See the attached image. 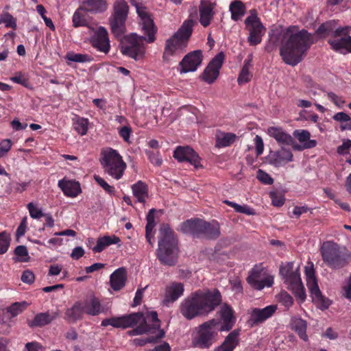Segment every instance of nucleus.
Instances as JSON below:
<instances>
[{"label":"nucleus","mask_w":351,"mask_h":351,"mask_svg":"<svg viewBox=\"0 0 351 351\" xmlns=\"http://www.w3.org/2000/svg\"><path fill=\"white\" fill-rule=\"evenodd\" d=\"M313 42V36L307 30L291 25L282 33L280 56L286 64L295 66L303 60Z\"/></svg>","instance_id":"nucleus-1"},{"label":"nucleus","mask_w":351,"mask_h":351,"mask_svg":"<svg viewBox=\"0 0 351 351\" xmlns=\"http://www.w3.org/2000/svg\"><path fill=\"white\" fill-rule=\"evenodd\" d=\"M136 12L140 18L142 30L145 34L147 35V38H145L136 34L128 36L121 45V51L123 55L135 60H141L145 58V55L144 41L145 40L148 43L154 42L156 28L145 7L136 5Z\"/></svg>","instance_id":"nucleus-2"},{"label":"nucleus","mask_w":351,"mask_h":351,"mask_svg":"<svg viewBox=\"0 0 351 351\" xmlns=\"http://www.w3.org/2000/svg\"><path fill=\"white\" fill-rule=\"evenodd\" d=\"M221 301V294L217 290L197 291L184 300L181 304L180 311L184 317L191 319L213 311Z\"/></svg>","instance_id":"nucleus-3"},{"label":"nucleus","mask_w":351,"mask_h":351,"mask_svg":"<svg viewBox=\"0 0 351 351\" xmlns=\"http://www.w3.org/2000/svg\"><path fill=\"white\" fill-rule=\"evenodd\" d=\"M147 321L153 322L152 326L154 328H158L160 326V321L158 319V314L156 311L147 313L146 317L141 313H134L120 317L105 319L102 320L101 326H112L114 328H127L139 324L138 327L128 332L130 336H134L140 335L149 331V328L147 325Z\"/></svg>","instance_id":"nucleus-4"},{"label":"nucleus","mask_w":351,"mask_h":351,"mask_svg":"<svg viewBox=\"0 0 351 351\" xmlns=\"http://www.w3.org/2000/svg\"><path fill=\"white\" fill-rule=\"evenodd\" d=\"M319 252L324 263L331 269L343 268L351 260L349 250L333 241H324L320 245Z\"/></svg>","instance_id":"nucleus-5"},{"label":"nucleus","mask_w":351,"mask_h":351,"mask_svg":"<svg viewBox=\"0 0 351 351\" xmlns=\"http://www.w3.org/2000/svg\"><path fill=\"white\" fill-rule=\"evenodd\" d=\"M156 255L159 261L164 265H173L176 262L177 241L173 232L167 224L160 226Z\"/></svg>","instance_id":"nucleus-6"},{"label":"nucleus","mask_w":351,"mask_h":351,"mask_svg":"<svg viewBox=\"0 0 351 351\" xmlns=\"http://www.w3.org/2000/svg\"><path fill=\"white\" fill-rule=\"evenodd\" d=\"M99 162L104 172L117 180L123 177L127 168L126 162L119 152L109 147L101 149Z\"/></svg>","instance_id":"nucleus-7"},{"label":"nucleus","mask_w":351,"mask_h":351,"mask_svg":"<svg viewBox=\"0 0 351 351\" xmlns=\"http://www.w3.org/2000/svg\"><path fill=\"white\" fill-rule=\"evenodd\" d=\"M193 25L192 19L186 20L178 32L167 40L163 53L164 60H169L171 56L180 53L186 47L187 40L192 34Z\"/></svg>","instance_id":"nucleus-8"},{"label":"nucleus","mask_w":351,"mask_h":351,"mask_svg":"<svg viewBox=\"0 0 351 351\" xmlns=\"http://www.w3.org/2000/svg\"><path fill=\"white\" fill-rule=\"evenodd\" d=\"M300 267L293 268V262L283 263L280 267V274L287 288L301 301L306 298V293L299 272Z\"/></svg>","instance_id":"nucleus-9"},{"label":"nucleus","mask_w":351,"mask_h":351,"mask_svg":"<svg viewBox=\"0 0 351 351\" xmlns=\"http://www.w3.org/2000/svg\"><path fill=\"white\" fill-rule=\"evenodd\" d=\"M219 330L216 320L204 322L197 328V335L194 338L195 345L202 348H208L214 343Z\"/></svg>","instance_id":"nucleus-10"},{"label":"nucleus","mask_w":351,"mask_h":351,"mask_svg":"<svg viewBox=\"0 0 351 351\" xmlns=\"http://www.w3.org/2000/svg\"><path fill=\"white\" fill-rule=\"evenodd\" d=\"M129 6L124 0H117L113 4V13L110 18L112 32L120 36L125 32V23L128 17Z\"/></svg>","instance_id":"nucleus-11"},{"label":"nucleus","mask_w":351,"mask_h":351,"mask_svg":"<svg viewBox=\"0 0 351 351\" xmlns=\"http://www.w3.org/2000/svg\"><path fill=\"white\" fill-rule=\"evenodd\" d=\"M246 29L249 32L247 41L252 46L261 43L266 29L261 22L256 10L250 11V16L245 20Z\"/></svg>","instance_id":"nucleus-12"},{"label":"nucleus","mask_w":351,"mask_h":351,"mask_svg":"<svg viewBox=\"0 0 351 351\" xmlns=\"http://www.w3.org/2000/svg\"><path fill=\"white\" fill-rule=\"evenodd\" d=\"M350 31L351 27L348 25L338 27L334 31L332 38L328 40L334 51L342 54L351 53Z\"/></svg>","instance_id":"nucleus-13"},{"label":"nucleus","mask_w":351,"mask_h":351,"mask_svg":"<svg viewBox=\"0 0 351 351\" xmlns=\"http://www.w3.org/2000/svg\"><path fill=\"white\" fill-rule=\"evenodd\" d=\"M247 282L254 289L261 290L270 287L274 284V276L263 269L256 267L252 269L247 278Z\"/></svg>","instance_id":"nucleus-14"},{"label":"nucleus","mask_w":351,"mask_h":351,"mask_svg":"<svg viewBox=\"0 0 351 351\" xmlns=\"http://www.w3.org/2000/svg\"><path fill=\"white\" fill-rule=\"evenodd\" d=\"M91 45L97 51L108 53L110 49V39L106 29L100 26L93 29V34L90 38Z\"/></svg>","instance_id":"nucleus-15"},{"label":"nucleus","mask_w":351,"mask_h":351,"mask_svg":"<svg viewBox=\"0 0 351 351\" xmlns=\"http://www.w3.org/2000/svg\"><path fill=\"white\" fill-rule=\"evenodd\" d=\"M224 60V54L221 52L217 54L205 69L202 78L208 84H212L217 78Z\"/></svg>","instance_id":"nucleus-16"},{"label":"nucleus","mask_w":351,"mask_h":351,"mask_svg":"<svg viewBox=\"0 0 351 351\" xmlns=\"http://www.w3.org/2000/svg\"><path fill=\"white\" fill-rule=\"evenodd\" d=\"M277 310V305L271 304L265 308H254L250 313L249 324L253 326L263 323L271 317Z\"/></svg>","instance_id":"nucleus-17"},{"label":"nucleus","mask_w":351,"mask_h":351,"mask_svg":"<svg viewBox=\"0 0 351 351\" xmlns=\"http://www.w3.org/2000/svg\"><path fill=\"white\" fill-rule=\"evenodd\" d=\"M216 3L212 0H200L199 5V23L204 27H208L215 14Z\"/></svg>","instance_id":"nucleus-18"},{"label":"nucleus","mask_w":351,"mask_h":351,"mask_svg":"<svg viewBox=\"0 0 351 351\" xmlns=\"http://www.w3.org/2000/svg\"><path fill=\"white\" fill-rule=\"evenodd\" d=\"M173 157L179 162H189L196 169L201 166L200 158L197 153L189 147H178L174 151Z\"/></svg>","instance_id":"nucleus-19"},{"label":"nucleus","mask_w":351,"mask_h":351,"mask_svg":"<svg viewBox=\"0 0 351 351\" xmlns=\"http://www.w3.org/2000/svg\"><path fill=\"white\" fill-rule=\"evenodd\" d=\"M293 157L290 149L282 147L277 151L270 152L267 156V160L270 165L278 167L293 161Z\"/></svg>","instance_id":"nucleus-20"},{"label":"nucleus","mask_w":351,"mask_h":351,"mask_svg":"<svg viewBox=\"0 0 351 351\" xmlns=\"http://www.w3.org/2000/svg\"><path fill=\"white\" fill-rule=\"evenodd\" d=\"M202 61V51L199 50L194 51L189 53L180 63V72L188 73L193 72L197 70V67L201 64Z\"/></svg>","instance_id":"nucleus-21"},{"label":"nucleus","mask_w":351,"mask_h":351,"mask_svg":"<svg viewBox=\"0 0 351 351\" xmlns=\"http://www.w3.org/2000/svg\"><path fill=\"white\" fill-rule=\"evenodd\" d=\"M293 136L298 139L301 145H293L295 150L301 151L306 149H311L316 147L317 143L315 140L311 139V133L306 130H296L293 132Z\"/></svg>","instance_id":"nucleus-22"},{"label":"nucleus","mask_w":351,"mask_h":351,"mask_svg":"<svg viewBox=\"0 0 351 351\" xmlns=\"http://www.w3.org/2000/svg\"><path fill=\"white\" fill-rule=\"evenodd\" d=\"M184 292V286L180 282H172L167 285L165 289V298L163 303L169 304L177 300L182 295Z\"/></svg>","instance_id":"nucleus-23"},{"label":"nucleus","mask_w":351,"mask_h":351,"mask_svg":"<svg viewBox=\"0 0 351 351\" xmlns=\"http://www.w3.org/2000/svg\"><path fill=\"white\" fill-rule=\"evenodd\" d=\"M219 314L223 321V325L220 330H230L233 327L236 321L232 308L227 304H223L220 308Z\"/></svg>","instance_id":"nucleus-24"},{"label":"nucleus","mask_w":351,"mask_h":351,"mask_svg":"<svg viewBox=\"0 0 351 351\" xmlns=\"http://www.w3.org/2000/svg\"><path fill=\"white\" fill-rule=\"evenodd\" d=\"M81 9L86 12L98 14L105 12L108 8L106 0H84L81 4Z\"/></svg>","instance_id":"nucleus-25"},{"label":"nucleus","mask_w":351,"mask_h":351,"mask_svg":"<svg viewBox=\"0 0 351 351\" xmlns=\"http://www.w3.org/2000/svg\"><path fill=\"white\" fill-rule=\"evenodd\" d=\"M267 133L282 145H293V137L280 128L270 127L267 129Z\"/></svg>","instance_id":"nucleus-26"},{"label":"nucleus","mask_w":351,"mask_h":351,"mask_svg":"<svg viewBox=\"0 0 351 351\" xmlns=\"http://www.w3.org/2000/svg\"><path fill=\"white\" fill-rule=\"evenodd\" d=\"M126 280V269L124 267L118 268L110 275V287L114 291H119L125 286Z\"/></svg>","instance_id":"nucleus-27"},{"label":"nucleus","mask_w":351,"mask_h":351,"mask_svg":"<svg viewBox=\"0 0 351 351\" xmlns=\"http://www.w3.org/2000/svg\"><path fill=\"white\" fill-rule=\"evenodd\" d=\"M58 186L68 197H75L81 193L80 185L78 182L69 180H61L58 181Z\"/></svg>","instance_id":"nucleus-28"},{"label":"nucleus","mask_w":351,"mask_h":351,"mask_svg":"<svg viewBox=\"0 0 351 351\" xmlns=\"http://www.w3.org/2000/svg\"><path fill=\"white\" fill-rule=\"evenodd\" d=\"M59 315L58 312H45L37 314L32 320L28 322L29 326L41 327L49 324L53 320L56 319Z\"/></svg>","instance_id":"nucleus-29"},{"label":"nucleus","mask_w":351,"mask_h":351,"mask_svg":"<svg viewBox=\"0 0 351 351\" xmlns=\"http://www.w3.org/2000/svg\"><path fill=\"white\" fill-rule=\"evenodd\" d=\"M240 332L239 330L232 331L226 337L222 344L217 347L214 351H233L239 344V337Z\"/></svg>","instance_id":"nucleus-30"},{"label":"nucleus","mask_w":351,"mask_h":351,"mask_svg":"<svg viewBox=\"0 0 351 351\" xmlns=\"http://www.w3.org/2000/svg\"><path fill=\"white\" fill-rule=\"evenodd\" d=\"M134 197L140 203L144 204L149 197L148 186L139 180L131 186Z\"/></svg>","instance_id":"nucleus-31"},{"label":"nucleus","mask_w":351,"mask_h":351,"mask_svg":"<svg viewBox=\"0 0 351 351\" xmlns=\"http://www.w3.org/2000/svg\"><path fill=\"white\" fill-rule=\"evenodd\" d=\"M203 221L189 219L182 223L180 230L185 234H197L202 232Z\"/></svg>","instance_id":"nucleus-32"},{"label":"nucleus","mask_w":351,"mask_h":351,"mask_svg":"<svg viewBox=\"0 0 351 351\" xmlns=\"http://www.w3.org/2000/svg\"><path fill=\"white\" fill-rule=\"evenodd\" d=\"M229 10L231 13V19L234 21L240 20L246 12L245 4L239 0L231 2L229 6Z\"/></svg>","instance_id":"nucleus-33"},{"label":"nucleus","mask_w":351,"mask_h":351,"mask_svg":"<svg viewBox=\"0 0 351 351\" xmlns=\"http://www.w3.org/2000/svg\"><path fill=\"white\" fill-rule=\"evenodd\" d=\"M236 138L237 136L233 133L219 132L216 134L215 146L218 148L230 146Z\"/></svg>","instance_id":"nucleus-34"},{"label":"nucleus","mask_w":351,"mask_h":351,"mask_svg":"<svg viewBox=\"0 0 351 351\" xmlns=\"http://www.w3.org/2000/svg\"><path fill=\"white\" fill-rule=\"evenodd\" d=\"M85 313L90 315H97L101 313V304L95 297H91L82 303Z\"/></svg>","instance_id":"nucleus-35"},{"label":"nucleus","mask_w":351,"mask_h":351,"mask_svg":"<svg viewBox=\"0 0 351 351\" xmlns=\"http://www.w3.org/2000/svg\"><path fill=\"white\" fill-rule=\"evenodd\" d=\"M84 313L83 304L82 302H76L71 308L66 310L65 315L69 322H75L81 319Z\"/></svg>","instance_id":"nucleus-36"},{"label":"nucleus","mask_w":351,"mask_h":351,"mask_svg":"<svg viewBox=\"0 0 351 351\" xmlns=\"http://www.w3.org/2000/svg\"><path fill=\"white\" fill-rule=\"evenodd\" d=\"M119 241V238L116 236L100 237L97 239L96 245L93 247V251L94 252H101L111 244H116Z\"/></svg>","instance_id":"nucleus-37"},{"label":"nucleus","mask_w":351,"mask_h":351,"mask_svg":"<svg viewBox=\"0 0 351 351\" xmlns=\"http://www.w3.org/2000/svg\"><path fill=\"white\" fill-rule=\"evenodd\" d=\"M291 327L292 330L298 334L301 339L304 341L307 340V335L306 333L307 326L306 322L304 320L300 318L294 317L291 319Z\"/></svg>","instance_id":"nucleus-38"},{"label":"nucleus","mask_w":351,"mask_h":351,"mask_svg":"<svg viewBox=\"0 0 351 351\" xmlns=\"http://www.w3.org/2000/svg\"><path fill=\"white\" fill-rule=\"evenodd\" d=\"M154 209H151L147 215V225L145 227V237L147 242L153 246L154 245V234L152 233L153 229L155 226L154 223Z\"/></svg>","instance_id":"nucleus-39"},{"label":"nucleus","mask_w":351,"mask_h":351,"mask_svg":"<svg viewBox=\"0 0 351 351\" xmlns=\"http://www.w3.org/2000/svg\"><path fill=\"white\" fill-rule=\"evenodd\" d=\"M202 233H204L207 237L210 239H215L218 237L220 234L219 223L217 222L210 223L204 221Z\"/></svg>","instance_id":"nucleus-40"},{"label":"nucleus","mask_w":351,"mask_h":351,"mask_svg":"<svg viewBox=\"0 0 351 351\" xmlns=\"http://www.w3.org/2000/svg\"><path fill=\"white\" fill-rule=\"evenodd\" d=\"M29 304L25 301L14 302L9 306L6 308V311L12 317H14L22 313L29 306Z\"/></svg>","instance_id":"nucleus-41"},{"label":"nucleus","mask_w":351,"mask_h":351,"mask_svg":"<svg viewBox=\"0 0 351 351\" xmlns=\"http://www.w3.org/2000/svg\"><path fill=\"white\" fill-rule=\"evenodd\" d=\"M306 285L309 289L313 300L317 303H322L324 302V298L319 290L317 281L311 280L310 282L306 283Z\"/></svg>","instance_id":"nucleus-42"},{"label":"nucleus","mask_w":351,"mask_h":351,"mask_svg":"<svg viewBox=\"0 0 351 351\" xmlns=\"http://www.w3.org/2000/svg\"><path fill=\"white\" fill-rule=\"evenodd\" d=\"M84 12V9H81V5L75 11L73 17L72 23L74 27H84L87 25L86 19Z\"/></svg>","instance_id":"nucleus-43"},{"label":"nucleus","mask_w":351,"mask_h":351,"mask_svg":"<svg viewBox=\"0 0 351 351\" xmlns=\"http://www.w3.org/2000/svg\"><path fill=\"white\" fill-rule=\"evenodd\" d=\"M88 120L82 117H76L73 119L74 130L80 135H85L88 132Z\"/></svg>","instance_id":"nucleus-44"},{"label":"nucleus","mask_w":351,"mask_h":351,"mask_svg":"<svg viewBox=\"0 0 351 351\" xmlns=\"http://www.w3.org/2000/svg\"><path fill=\"white\" fill-rule=\"evenodd\" d=\"M65 59L67 61L84 63L92 61L93 58L88 54L75 53L73 52L67 53Z\"/></svg>","instance_id":"nucleus-45"},{"label":"nucleus","mask_w":351,"mask_h":351,"mask_svg":"<svg viewBox=\"0 0 351 351\" xmlns=\"http://www.w3.org/2000/svg\"><path fill=\"white\" fill-rule=\"evenodd\" d=\"M226 204L230 206L233 208L234 210L239 213H244L248 215H252L254 214V209L251 208L250 206L247 205H240L233 202H230L229 200H225L223 202Z\"/></svg>","instance_id":"nucleus-46"},{"label":"nucleus","mask_w":351,"mask_h":351,"mask_svg":"<svg viewBox=\"0 0 351 351\" xmlns=\"http://www.w3.org/2000/svg\"><path fill=\"white\" fill-rule=\"evenodd\" d=\"M11 241L10 234L6 231L0 232V254H5L10 246Z\"/></svg>","instance_id":"nucleus-47"},{"label":"nucleus","mask_w":351,"mask_h":351,"mask_svg":"<svg viewBox=\"0 0 351 351\" xmlns=\"http://www.w3.org/2000/svg\"><path fill=\"white\" fill-rule=\"evenodd\" d=\"M164 332L160 330L159 334L156 337H150L147 338H136L133 340V343L136 346H143L148 343L155 342L156 340L161 339L164 336Z\"/></svg>","instance_id":"nucleus-48"},{"label":"nucleus","mask_w":351,"mask_h":351,"mask_svg":"<svg viewBox=\"0 0 351 351\" xmlns=\"http://www.w3.org/2000/svg\"><path fill=\"white\" fill-rule=\"evenodd\" d=\"M15 255L18 257V261L20 262H28L29 261V256L27 249L24 245H19L15 248Z\"/></svg>","instance_id":"nucleus-49"},{"label":"nucleus","mask_w":351,"mask_h":351,"mask_svg":"<svg viewBox=\"0 0 351 351\" xmlns=\"http://www.w3.org/2000/svg\"><path fill=\"white\" fill-rule=\"evenodd\" d=\"M335 27L334 21H328L322 24L317 29V33L321 36H324L332 32L333 34V29Z\"/></svg>","instance_id":"nucleus-50"},{"label":"nucleus","mask_w":351,"mask_h":351,"mask_svg":"<svg viewBox=\"0 0 351 351\" xmlns=\"http://www.w3.org/2000/svg\"><path fill=\"white\" fill-rule=\"evenodd\" d=\"M27 207L30 217L33 219H38L45 215V213H43L42 209L38 208L37 205L32 202L29 203Z\"/></svg>","instance_id":"nucleus-51"},{"label":"nucleus","mask_w":351,"mask_h":351,"mask_svg":"<svg viewBox=\"0 0 351 351\" xmlns=\"http://www.w3.org/2000/svg\"><path fill=\"white\" fill-rule=\"evenodd\" d=\"M94 180L95 182L103 188L104 190H105L107 193L110 194H114L115 192L114 187L112 186L109 185L106 180L100 177L99 176L95 175L93 176Z\"/></svg>","instance_id":"nucleus-52"},{"label":"nucleus","mask_w":351,"mask_h":351,"mask_svg":"<svg viewBox=\"0 0 351 351\" xmlns=\"http://www.w3.org/2000/svg\"><path fill=\"white\" fill-rule=\"evenodd\" d=\"M278 301L287 308L292 306L293 300L292 297L286 291H281L278 295Z\"/></svg>","instance_id":"nucleus-53"},{"label":"nucleus","mask_w":351,"mask_h":351,"mask_svg":"<svg viewBox=\"0 0 351 351\" xmlns=\"http://www.w3.org/2000/svg\"><path fill=\"white\" fill-rule=\"evenodd\" d=\"M252 74L250 72V69L247 66H243L239 75L237 79V82L239 84L247 83L250 80Z\"/></svg>","instance_id":"nucleus-54"},{"label":"nucleus","mask_w":351,"mask_h":351,"mask_svg":"<svg viewBox=\"0 0 351 351\" xmlns=\"http://www.w3.org/2000/svg\"><path fill=\"white\" fill-rule=\"evenodd\" d=\"M304 273L306 276V283L310 282V281L317 280L315 276V269L313 267V263L312 262H308L307 265L304 267Z\"/></svg>","instance_id":"nucleus-55"},{"label":"nucleus","mask_w":351,"mask_h":351,"mask_svg":"<svg viewBox=\"0 0 351 351\" xmlns=\"http://www.w3.org/2000/svg\"><path fill=\"white\" fill-rule=\"evenodd\" d=\"M351 148V140L345 138L342 140V144L337 147V152L339 155H346L349 154L350 149Z\"/></svg>","instance_id":"nucleus-56"},{"label":"nucleus","mask_w":351,"mask_h":351,"mask_svg":"<svg viewBox=\"0 0 351 351\" xmlns=\"http://www.w3.org/2000/svg\"><path fill=\"white\" fill-rule=\"evenodd\" d=\"M12 145V141L6 138L0 141V158L6 156Z\"/></svg>","instance_id":"nucleus-57"},{"label":"nucleus","mask_w":351,"mask_h":351,"mask_svg":"<svg viewBox=\"0 0 351 351\" xmlns=\"http://www.w3.org/2000/svg\"><path fill=\"white\" fill-rule=\"evenodd\" d=\"M146 154L149 160V161L155 166H160L162 163V160L160 156V154L157 152H154L152 151H146Z\"/></svg>","instance_id":"nucleus-58"},{"label":"nucleus","mask_w":351,"mask_h":351,"mask_svg":"<svg viewBox=\"0 0 351 351\" xmlns=\"http://www.w3.org/2000/svg\"><path fill=\"white\" fill-rule=\"evenodd\" d=\"M5 23V27L15 29L16 27V21L10 14H6L0 17V24Z\"/></svg>","instance_id":"nucleus-59"},{"label":"nucleus","mask_w":351,"mask_h":351,"mask_svg":"<svg viewBox=\"0 0 351 351\" xmlns=\"http://www.w3.org/2000/svg\"><path fill=\"white\" fill-rule=\"evenodd\" d=\"M256 177L260 182L265 184H271L274 182L271 177L261 169L258 171Z\"/></svg>","instance_id":"nucleus-60"},{"label":"nucleus","mask_w":351,"mask_h":351,"mask_svg":"<svg viewBox=\"0 0 351 351\" xmlns=\"http://www.w3.org/2000/svg\"><path fill=\"white\" fill-rule=\"evenodd\" d=\"M269 197L271 199L272 204L275 206H282L285 203L284 197L276 192H271L269 193Z\"/></svg>","instance_id":"nucleus-61"},{"label":"nucleus","mask_w":351,"mask_h":351,"mask_svg":"<svg viewBox=\"0 0 351 351\" xmlns=\"http://www.w3.org/2000/svg\"><path fill=\"white\" fill-rule=\"evenodd\" d=\"M21 279L24 283L30 285L34 282L35 276L33 271L27 269L23 272Z\"/></svg>","instance_id":"nucleus-62"},{"label":"nucleus","mask_w":351,"mask_h":351,"mask_svg":"<svg viewBox=\"0 0 351 351\" xmlns=\"http://www.w3.org/2000/svg\"><path fill=\"white\" fill-rule=\"evenodd\" d=\"M327 95L328 97L335 104V105L339 108L342 107L345 103V101L341 97L338 96L332 92L328 93Z\"/></svg>","instance_id":"nucleus-63"},{"label":"nucleus","mask_w":351,"mask_h":351,"mask_svg":"<svg viewBox=\"0 0 351 351\" xmlns=\"http://www.w3.org/2000/svg\"><path fill=\"white\" fill-rule=\"evenodd\" d=\"M343 295L345 298L351 300V273L346 285L343 287Z\"/></svg>","instance_id":"nucleus-64"}]
</instances>
